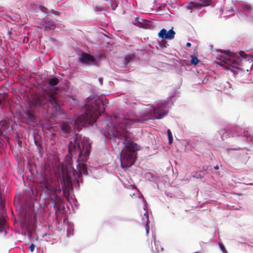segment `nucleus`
Listing matches in <instances>:
<instances>
[{
  "instance_id": "nucleus-42",
  "label": "nucleus",
  "mask_w": 253,
  "mask_h": 253,
  "mask_svg": "<svg viewBox=\"0 0 253 253\" xmlns=\"http://www.w3.org/2000/svg\"><path fill=\"white\" fill-rule=\"evenodd\" d=\"M0 204H1V205H2V201H1V200L0 201Z\"/></svg>"
},
{
  "instance_id": "nucleus-23",
  "label": "nucleus",
  "mask_w": 253,
  "mask_h": 253,
  "mask_svg": "<svg viewBox=\"0 0 253 253\" xmlns=\"http://www.w3.org/2000/svg\"><path fill=\"white\" fill-rule=\"evenodd\" d=\"M110 4H111V6L112 7V9L113 10H115L116 8L118 6V4L117 3V2L114 1V0H111L110 1Z\"/></svg>"
},
{
  "instance_id": "nucleus-16",
  "label": "nucleus",
  "mask_w": 253,
  "mask_h": 253,
  "mask_svg": "<svg viewBox=\"0 0 253 253\" xmlns=\"http://www.w3.org/2000/svg\"><path fill=\"white\" fill-rule=\"evenodd\" d=\"M26 116L28 118L31 122H35L36 120V117L35 115L30 111H28L25 113Z\"/></svg>"
},
{
  "instance_id": "nucleus-30",
  "label": "nucleus",
  "mask_w": 253,
  "mask_h": 253,
  "mask_svg": "<svg viewBox=\"0 0 253 253\" xmlns=\"http://www.w3.org/2000/svg\"><path fill=\"white\" fill-rule=\"evenodd\" d=\"M247 17L248 18V20L250 22H253V15H247Z\"/></svg>"
},
{
  "instance_id": "nucleus-1",
  "label": "nucleus",
  "mask_w": 253,
  "mask_h": 253,
  "mask_svg": "<svg viewBox=\"0 0 253 253\" xmlns=\"http://www.w3.org/2000/svg\"><path fill=\"white\" fill-rule=\"evenodd\" d=\"M79 137L78 134H76L73 140L70 141L68 146V151L72 157L76 154H79L78 161H81L83 163H78L77 168L80 172L84 173L87 172L84 163L87 161L89 155L91 143L89 141V139L85 137H83L80 143Z\"/></svg>"
},
{
  "instance_id": "nucleus-10",
  "label": "nucleus",
  "mask_w": 253,
  "mask_h": 253,
  "mask_svg": "<svg viewBox=\"0 0 253 253\" xmlns=\"http://www.w3.org/2000/svg\"><path fill=\"white\" fill-rule=\"evenodd\" d=\"M208 1L205 0H194V1L188 3L186 7L187 9H192V8L205 6L208 4Z\"/></svg>"
},
{
  "instance_id": "nucleus-37",
  "label": "nucleus",
  "mask_w": 253,
  "mask_h": 253,
  "mask_svg": "<svg viewBox=\"0 0 253 253\" xmlns=\"http://www.w3.org/2000/svg\"><path fill=\"white\" fill-rule=\"evenodd\" d=\"M2 131H1V129L0 128V136L2 135Z\"/></svg>"
},
{
  "instance_id": "nucleus-20",
  "label": "nucleus",
  "mask_w": 253,
  "mask_h": 253,
  "mask_svg": "<svg viewBox=\"0 0 253 253\" xmlns=\"http://www.w3.org/2000/svg\"><path fill=\"white\" fill-rule=\"evenodd\" d=\"M135 22L134 23V24L136 25L138 27H141L142 26V21H144L142 19H139L138 17H136L135 18Z\"/></svg>"
},
{
  "instance_id": "nucleus-40",
  "label": "nucleus",
  "mask_w": 253,
  "mask_h": 253,
  "mask_svg": "<svg viewBox=\"0 0 253 253\" xmlns=\"http://www.w3.org/2000/svg\"><path fill=\"white\" fill-rule=\"evenodd\" d=\"M5 138H6L7 140H8V139H9V137H6V136H5Z\"/></svg>"
},
{
  "instance_id": "nucleus-24",
  "label": "nucleus",
  "mask_w": 253,
  "mask_h": 253,
  "mask_svg": "<svg viewBox=\"0 0 253 253\" xmlns=\"http://www.w3.org/2000/svg\"><path fill=\"white\" fill-rule=\"evenodd\" d=\"M192 176L194 178H196L198 179H202L204 177V176L201 175L199 172H196L194 174L192 175Z\"/></svg>"
},
{
  "instance_id": "nucleus-5",
  "label": "nucleus",
  "mask_w": 253,
  "mask_h": 253,
  "mask_svg": "<svg viewBox=\"0 0 253 253\" xmlns=\"http://www.w3.org/2000/svg\"><path fill=\"white\" fill-rule=\"evenodd\" d=\"M249 58H251V56L245 54L243 51H241L238 54L234 53L226 54L223 60L224 64L223 66L226 70L235 73V69L240 68L241 63L243 60L248 61Z\"/></svg>"
},
{
  "instance_id": "nucleus-27",
  "label": "nucleus",
  "mask_w": 253,
  "mask_h": 253,
  "mask_svg": "<svg viewBox=\"0 0 253 253\" xmlns=\"http://www.w3.org/2000/svg\"><path fill=\"white\" fill-rule=\"evenodd\" d=\"M163 248L161 247H160L159 248L158 247H156L155 250L152 247V251H153V252H159L160 251H163Z\"/></svg>"
},
{
  "instance_id": "nucleus-2",
  "label": "nucleus",
  "mask_w": 253,
  "mask_h": 253,
  "mask_svg": "<svg viewBox=\"0 0 253 253\" xmlns=\"http://www.w3.org/2000/svg\"><path fill=\"white\" fill-rule=\"evenodd\" d=\"M104 96L98 98L86 110L84 114L79 116L74 121L75 126H85L86 125H93L96 120L105 110V101Z\"/></svg>"
},
{
  "instance_id": "nucleus-29",
  "label": "nucleus",
  "mask_w": 253,
  "mask_h": 253,
  "mask_svg": "<svg viewBox=\"0 0 253 253\" xmlns=\"http://www.w3.org/2000/svg\"><path fill=\"white\" fill-rule=\"evenodd\" d=\"M219 246H220V249L224 253L226 252V249H225L224 246L222 244H220V243L219 244Z\"/></svg>"
},
{
  "instance_id": "nucleus-43",
  "label": "nucleus",
  "mask_w": 253,
  "mask_h": 253,
  "mask_svg": "<svg viewBox=\"0 0 253 253\" xmlns=\"http://www.w3.org/2000/svg\"><path fill=\"white\" fill-rule=\"evenodd\" d=\"M63 126V127H64V126H65L63 125V126Z\"/></svg>"
},
{
  "instance_id": "nucleus-9",
  "label": "nucleus",
  "mask_w": 253,
  "mask_h": 253,
  "mask_svg": "<svg viewBox=\"0 0 253 253\" xmlns=\"http://www.w3.org/2000/svg\"><path fill=\"white\" fill-rule=\"evenodd\" d=\"M175 33L173 31V28L168 32L165 29H162L159 33L158 36L160 38L165 39H172L174 37Z\"/></svg>"
},
{
  "instance_id": "nucleus-26",
  "label": "nucleus",
  "mask_w": 253,
  "mask_h": 253,
  "mask_svg": "<svg viewBox=\"0 0 253 253\" xmlns=\"http://www.w3.org/2000/svg\"><path fill=\"white\" fill-rule=\"evenodd\" d=\"M4 101V96L3 95L1 98H0V109H1L3 108Z\"/></svg>"
},
{
  "instance_id": "nucleus-3",
  "label": "nucleus",
  "mask_w": 253,
  "mask_h": 253,
  "mask_svg": "<svg viewBox=\"0 0 253 253\" xmlns=\"http://www.w3.org/2000/svg\"><path fill=\"white\" fill-rule=\"evenodd\" d=\"M167 104L161 102L158 104L156 108L149 104L144 110L143 117L136 119L134 122L143 123L149 120L161 119L168 113Z\"/></svg>"
},
{
  "instance_id": "nucleus-41",
  "label": "nucleus",
  "mask_w": 253,
  "mask_h": 253,
  "mask_svg": "<svg viewBox=\"0 0 253 253\" xmlns=\"http://www.w3.org/2000/svg\"><path fill=\"white\" fill-rule=\"evenodd\" d=\"M154 244H155V245L156 246V241H154Z\"/></svg>"
},
{
  "instance_id": "nucleus-35",
  "label": "nucleus",
  "mask_w": 253,
  "mask_h": 253,
  "mask_svg": "<svg viewBox=\"0 0 253 253\" xmlns=\"http://www.w3.org/2000/svg\"><path fill=\"white\" fill-rule=\"evenodd\" d=\"M191 44L190 42H187L186 43V46H188V47H190L191 46Z\"/></svg>"
},
{
  "instance_id": "nucleus-18",
  "label": "nucleus",
  "mask_w": 253,
  "mask_h": 253,
  "mask_svg": "<svg viewBox=\"0 0 253 253\" xmlns=\"http://www.w3.org/2000/svg\"><path fill=\"white\" fill-rule=\"evenodd\" d=\"M135 58V55L133 54H128L125 56V60L126 64L132 61Z\"/></svg>"
},
{
  "instance_id": "nucleus-32",
  "label": "nucleus",
  "mask_w": 253,
  "mask_h": 253,
  "mask_svg": "<svg viewBox=\"0 0 253 253\" xmlns=\"http://www.w3.org/2000/svg\"><path fill=\"white\" fill-rule=\"evenodd\" d=\"M73 235V232H71V231H69L68 230H67V236L68 237H69V236H70L71 235Z\"/></svg>"
},
{
  "instance_id": "nucleus-22",
  "label": "nucleus",
  "mask_w": 253,
  "mask_h": 253,
  "mask_svg": "<svg viewBox=\"0 0 253 253\" xmlns=\"http://www.w3.org/2000/svg\"><path fill=\"white\" fill-rule=\"evenodd\" d=\"M144 215L145 216L146 218H147V223H146V233L148 235V233H149V226H148V224L149 223V220H148L149 216H148V213H145L144 214Z\"/></svg>"
},
{
  "instance_id": "nucleus-14",
  "label": "nucleus",
  "mask_w": 253,
  "mask_h": 253,
  "mask_svg": "<svg viewBox=\"0 0 253 253\" xmlns=\"http://www.w3.org/2000/svg\"><path fill=\"white\" fill-rule=\"evenodd\" d=\"M243 11L249 14H250L253 10V7L251 4L248 3H242L241 5Z\"/></svg>"
},
{
  "instance_id": "nucleus-13",
  "label": "nucleus",
  "mask_w": 253,
  "mask_h": 253,
  "mask_svg": "<svg viewBox=\"0 0 253 253\" xmlns=\"http://www.w3.org/2000/svg\"><path fill=\"white\" fill-rule=\"evenodd\" d=\"M6 225V220L4 215L0 216V233L3 234L4 236L7 234L5 230V226Z\"/></svg>"
},
{
  "instance_id": "nucleus-25",
  "label": "nucleus",
  "mask_w": 253,
  "mask_h": 253,
  "mask_svg": "<svg viewBox=\"0 0 253 253\" xmlns=\"http://www.w3.org/2000/svg\"><path fill=\"white\" fill-rule=\"evenodd\" d=\"M62 181H63L64 182H65V181L68 182V177L64 174H63V179H58V182L60 183H62Z\"/></svg>"
},
{
  "instance_id": "nucleus-11",
  "label": "nucleus",
  "mask_w": 253,
  "mask_h": 253,
  "mask_svg": "<svg viewBox=\"0 0 253 253\" xmlns=\"http://www.w3.org/2000/svg\"><path fill=\"white\" fill-rule=\"evenodd\" d=\"M41 24L44 28V31H50L54 30L56 27V23L49 18H46Z\"/></svg>"
},
{
  "instance_id": "nucleus-31",
  "label": "nucleus",
  "mask_w": 253,
  "mask_h": 253,
  "mask_svg": "<svg viewBox=\"0 0 253 253\" xmlns=\"http://www.w3.org/2000/svg\"><path fill=\"white\" fill-rule=\"evenodd\" d=\"M71 159V157L70 156H68V155L66 157V161H69V162L68 163V165H70V161Z\"/></svg>"
},
{
  "instance_id": "nucleus-12",
  "label": "nucleus",
  "mask_w": 253,
  "mask_h": 253,
  "mask_svg": "<svg viewBox=\"0 0 253 253\" xmlns=\"http://www.w3.org/2000/svg\"><path fill=\"white\" fill-rule=\"evenodd\" d=\"M94 60L93 56L87 53H83L80 59V61L82 63H87L92 62Z\"/></svg>"
},
{
  "instance_id": "nucleus-21",
  "label": "nucleus",
  "mask_w": 253,
  "mask_h": 253,
  "mask_svg": "<svg viewBox=\"0 0 253 253\" xmlns=\"http://www.w3.org/2000/svg\"><path fill=\"white\" fill-rule=\"evenodd\" d=\"M167 133L169 139V144L170 145L172 144L173 141L172 134L170 129L168 130Z\"/></svg>"
},
{
  "instance_id": "nucleus-8",
  "label": "nucleus",
  "mask_w": 253,
  "mask_h": 253,
  "mask_svg": "<svg viewBox=\"0 0 253 253\" xmlns=\"http://www.w3.org/2000/svg\"><path fill=\"white\" fill-rule=\"evenodd\" d=\"M135 153L130 151H124L122 152V158L120 159L122 168L127 169L132 166L136 159Z\"/></svg>"
},
{
  "instance_id": "nucleus-39",
  "label": "nucleus",
  "mask_w": 253,
  "mask_h": 253,
  "mask_svg": "<svg viewBox=\"0 0 253 253\" xmlns=\"http://www.w3.org/2000/svg\"><path fill=\"white\" fill-rule=\"evenodd\" d=\"M126 124V127H127V122L125 123Z\"/></svg>"
},
{
  "instance_id": "nucleus-7",
  "label": "nucleus",
  "mask_w": 253,
  "mask_h": 253,
  "mask_svg": "<svg viewBox=\"0 0 253 253\" xmlns=\"http://www.w3.org/2000/svg\"><path fill=\"white\" fill-rule=\"evenodd\" d=\"M40 187L43 191L47 192L51 196L61 193V188L59 185L54 183V180L48 175H43L39 181Z\"/></svg>"
},
{
  "instance_id": "nucleus-38",
  "label": "nucleus",
  "mask_w": 253,
  "mask_h": 253,
  "mask_svg": "<svg viewBox=\"0 0 253 253\" xmlns=\"http://www.w3.org/2000/svg\"><path fill=\"white\" fill-rule=\"evenodd\" d=\"M203 170H204L207 169V168H206V167H203Z\"/></svg>"
},
{
  "instance_id": "nucleus-28",
  "label": "nucleus",
  "mask_w": 253,
  "mask_h": 253,
  "mask_svg": "<svg viewBox=\"0 0 253 253\" xmlns=\"http://www.w3.org/2000/svg\"><path fill=\"white\" fill-rule=\"evenodd\" d=\"M35 248V246L34 244H31L30 245L29 248H30L31 252H33L34 251Z\"/></svg>"
},
{
  "instance_id": "nucleus-19",
  "label": "nucleus",
  "mask_w": 253,
  "mask_h": 253,
  "mask_svg": "<svg viewBox=\"0 0 253 253\" xmlns=\"http://www.w3.org/2000/svg\"><path fill=\"white\" fill-rule=\"evenodd\" d=\"M200 60L197 58L196 56L194 55L191 56V63L193 65H196Z\"/></svg>"
},
{
  "instance_id": "nucleus-6",
  "label": "nucleus",
  "mask_w": 253,
  "mask_h": 253,
  "mask_svg": "<svg viewBox=\"0 0 253 253\" xmlns=\"http://www.w3.org/2000/svg\"><path fill=\"white\" fill-rule=\"evenodd\" d=\"M56 92H50L46 91L39 96H36L34 99L33 104L35 105L41 106L46 102H49L52 106L54 110L55 115L64 114V111L61 108L57 103L55 95Z\"/></svg>"
},
{
  "instance_id": "nucleus-4",
  "label": "nucleus",
  "mask_w": 253,
  "mask_h": 253,
  "mask_svg": "<svg viewBox=\"0 0 253 253\" xmlns=\"http://www.w3.org/2000/svg\"><path fill=\"white\" fill-rule=\"evenodd\" d=\"M111 128H112L111 131L113 133V135L115 137H118L124 140V148L126 149V151H130L132 153H135L136 151L140 149V146L134 143L129 137L127 127Z\"/></svg>"
},
{
  "instance_id": "nucleus-17",
  "label": "nucleus",
  "mask_w": 253,
  "mask_h": 253,
  "mask_svg": "<svg viewBox=\"0 0 253 253\" xmlns=\"http://www.w3.org/2000/svg\"><path fill=\"white\" fill-rule=\"evenodd\" d=\"M60 194H57V196H56V195H52V196H51L50 195H49L50 196H49V198L52 200V202H53L52 206L54 208H55L56 206L57 201L59 198V196Z\"/></svg>"
},
{
  "instance_id": "nucleus-36",
  "label": "nucleus",
  "mask_w": 253,
  "mask_h": 253,
  "mask_svg": "<svg viewBox=\"0 0 253 253\" xmlns=\"http://www.w3.org/2000/svg\"><path fill=\"white\" fill-rule=\"evenodd\" d=\"M214 169H218V167L217 166H216L214 167Z\"/></svg>"
},
{
  "instance_id": "nucleus-34",
  "label": "nucleus",
  "mask_w": 253,
  "mask_h": 253,
  "mask_svg": "<svg viewBox=\"0 0 253 253\" xmlns=\"http://www.w3.org/2000/svg\"><path fill=\"white\" fill-rule=\"evenodd\" d=\"M99 81L101 84H103V79H101V78L99 79Z\"/></svg>"
},
{
  "instance_id": "nucleus-15",
  "label": "nucleus",
  "mask_w": 253,
  "mask_h": 253,
  "mask_svg": "<svg viewBox=\"0 0 253 253\" xmlns=\"http://www.w3.org/2000/svg\"><path fill=\"white\" fill-rule=\"evenodd\" d=\"M47 83L49 86L53 87L59 83V80L57 78L54 77L47 79Z\"/></svg>"
},
{
  "instance_id": "nucleus-33",
  "label": "nucleus",
  "mask_w": 253,
  "mask_h": 253,
  "mask_svg": "<svg viewBox=\"0 0 253 253\" xmlns=\"http://www.w3.org/2000/svg\"><path fill=\"white\" fill-rule=\"evenodd\" d=\"M68 128L69 127H61V128L62 129L63 131H67Z\"/></svg>"
}]
</instances>
